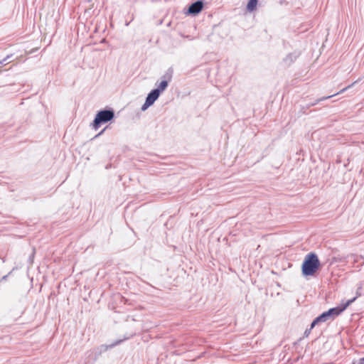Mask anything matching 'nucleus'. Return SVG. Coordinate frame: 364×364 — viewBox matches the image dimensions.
<instances>
[{"label":"nucleus","instance_id":"9d476101","mask_svg":"<svg viewBox=\"0 0 364 364\" xmlns=\"http://www.w3.org/2000/svg\"><path fill=\"white\" fill-rule=\"evenodd\" d=\"M348 87L343 89V90H341V92H343L344 90H346Z\"/></svg>","mask_w":364,"mask_h":364},{"label":"nucleus","instance_id":"423d86ee","mask_svg":"<svg viewBox=\"0 0 364 364\" xmlns=\"http://www.w3.org/2000/svg\"><path fill=\"white\" fill-rule=\"evenodd\" d=\"M330 317V316L328 315V312H324L323 313L321 316H319L318 317H317L311 323V329H312L317 323H320V322H324L326 321H327Z\"/></svg>","mask_w":364,"mask_h":364},{"label":"nucleus","instance_id":"1a4fd4ad","mask_svg":"<svg viewBox=\"0 0 364 364\" xmlns=\"http://www.w3.org/2000/svg\"><path fill=\"white\" fill-rule=\"evenodd\" d=\"M358 364H364V358L360 359Z\"/></svg>","mask_w":364,"mask_h":364},{"label":"nucleus","instance_id":"f257e3e1","mask_svg":"<svg viewBox=\"0 0 364 364\" xmlns=\"http://www.w3.org/2000/svg\"><path fill=\"white\" fill-rule=\"evenodd\" d=\"M319 267V261L315 255H309L303 264L302 272L304 276L313 275Z\"/></svg>","mask_w":364,"mask_h":364},{"label":"nucleus","instance_id":"f03ea898","mask_svg":"<svg viewBox=\"0 0 364 364\" xmlns=\"http://www.w3.org/2000/svg\"><path fill=\"white\" fill-rule=\"evenodd\" d=\"M114 114V112L111 110H103L99 112L95 117L93 122V127L97 129L99 125L102 123H105L113 119Z\"/></svg>","mask_w":364,"mask_h":364},{"label":"nucleus","instance_id":"0eeeda50","mask_svg":"<svg viewBox=\"0 0 364 364\" xmlns=\"http://www.w3.org/2000/svg\"><path fill=\"white\" fill-rule=\"evenodd\" d=\"M168 87V82L166 80H162L158 85V87L155 90H158L159 93L161 94Z\"/></svg>","mask_w":364,"mask_h":364},{"label":"nucleus","instance_id":"39448f33","mask_svg":"<svg viewBox=\"0 0 364 364\" xmlns=\"http://www.w3.org/2000/svg\"><path fill=\"white\" fill-rule=\"evenodd\" d=\"M203 9V3L201 1H196L191 4L188 9V13L191 14H198Z\"/></svg>","mask_w":364,"mask_h":364},{"label":"nucleus","instance_id":"6e6552de","mask_svg":"<svg viewBox=\"0 0 364 364\" xmlns=\"http://www.w3.org/2000/svg\"><path fill=\"white\" fill-rule=\"evenodd\" d=\"M257 5V0H250L247 5V9L249 11H253Z\"/></svg>","mask_w":364,"mask_h":364},{"label":"nucleus","instance_id":"20e7f679","mask_svg":"<svg viewBox=\"0 0 364 364\" xmlns=\"http://www.w3.org/2000/svg\"><path fill=\"white\" fill-rule=\"evenodd\" d=\"M355 298H353V299L348 300L346 303L344 304H341L339 306H337L336 308H333L329 309L327 312L331 318H334L336 316L339 315L342 311H343L351 303H353L355 301Z\"/></svg>","mask_w":364,"mask_h":364},{"label":"nucleus","instance_id":"7ed1b4c3","mask_svg":"<svg viewBox=\"0 0 364 364\" xmlns=\"http://www.w3.org/2000/svg\"><path fill=\"white\" fill-rule=\"evenodd\" d=\"M159 95L160 94L159 93L158 90H152L148 95L144 104L141 107V110L145 111L150 106H151L155 102V101L159 98Z\"/></svg>","mask_w":364,"mask_h":364}]
</instances>
